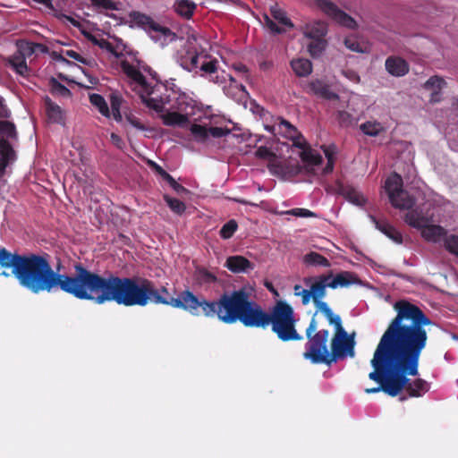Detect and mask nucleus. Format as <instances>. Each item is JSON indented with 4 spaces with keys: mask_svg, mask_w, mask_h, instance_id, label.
<instances>
[{
    "mask_svg": "<svg viewBox=\"0 0 458 458\" xmlns=\"http://www.w3.org/2000/svg\"><path fill=\"white\" fill-rule=\"evenodd\" d=\"M344 46L351 51L356 53H364L366 51L364 47L359 43V41L352 37H347L344 39Z\"/></svg>",
    "mask_w": 458,
    "mask_h": 458,
    "instance_id": "obj_45",
    "label": "nucleus"
},
{
    "mask_svg": "<svg viewBox=\"0 0 458 458\" xmlns=\"http://www.w3.org/2000/svg\"><path fill=\"white\" fill-rule=\"evenodd\" d=\"M145 103L148 107H149L157 112H161L164 107L163 104L155 98H148L147 100H145Z\"/></svg>",
    "mask_w": 458,
    "mask_h": 458,
    "instance_id": "obj_56",
    "label": "nucleus"
},
{
    "mask_svg": "<svg viewBox=\"0 0 458 458\" xmlns=\"http://www.w3.org/2000/svg\"><path fill=\"white\" fill-rule=\"evenodd\" d=\"M350 118L351 115L345 111H340L338 113V119L341 124H345Z\"/></svg>",
    "mask_w": 458,
    "mask_h": 458,
    "instance_id": "obj_64",
    "label": "nucleus"
},
{
    "mask_svg": "<svg viewBox=\"0 0 458 458\" xmlns=\"http://www.w3.org/2000/svg\"><path fill=\"white\" fill-rule=\"evenodd\" d=\"M445 248L452 254L458 257V235L451 234L445 237Z\"/></svg>",
    "mask_w": 458,
    "mask_h": 458,
    "instance_id": "obj_40",
    "label": "nucleus"
},
{
    "mask_svg": "<svg viewBox=\"0 0 458 458\" xmlns=\"http://www.w3.org/2000/svg\"><path fill=\"white\" fill-rule=\"evenodd\" d=\"M94 6L102 7L106 10H115V4L112 0H91Z\"/></svg>",
    "mask_w": 458,
    "mask_h": 458,
    "instance_id": "obj_52",
    "label": "nucleus"
},
{
    "mask_svg": "<svg viewBox=\"0 0 458 458\" xmlns=\"http://www.w3.org/2000/svg\"><path fill=\"white\" fill-rule=\"evenodd\" d=\"M100 305L114 301L125 307H144L149 302L182 309L193 316L216 317L225 324L240 321L246 327L267 328L271 325L273 333L282 342L301 341L302 336L296 329V319L293 307L278 301L270 313L251 301L244 288L224 293L217 300L208 301L198 298L190 290L181 292L176 298L170 296L165 286L159 289L148 279L121 277L109 274L105 278L102 293L98 296Z\"/></svg>",
    "mask_w": 458,
    "mask_h": 458,
    "instance_id": "obj_1",
    "label": "nucleus"
},
{
    "mask_svg": "<svg viewBox=\"0 0 458 458\" xmlns=\"http://www.w3.org/2000/svg\"><path fill=\"white\" fill-rule=\"evenodd\" d=\"M89 98L90 104L97 107L103 116L107 118L111 116L110 109L103 96L98 93H92L89 95Z\"/></svg>",
    "mask_w": 458,
    "mask_h": 458,
    "instance_id": "obj_29",
    "label": "nucleus"
},
{
    "mask_svg": "<svg viewBox=\"0 0 458 458\" xmlns=\"http://www.w3.org/2000/svg\"><path fill=\"white\" fill-rule=\"evenodd\" d=\"M225 267L234 274H240L252 270L254 268V264L243 256L235 255L230 256L226 259Z\"/></svg>",
    "mask_w": 458,
    "mask_h": 458,
    "instance_id": "obj_13",
    "label": "nucleus"
},
{
    "mask_svg": "<svg viewBox=\"0 0 458 458\" xmlns=\"http://www.w3.org/2000/svg\"><path fill=\"white\" fill-rule=\"evenodd\" d=\"M385 67L387 72L394 77L404 76L410 70L408 63L403 58L394 55L386 58Z\"/></svg>",
    "mask_w": 458,
    "mask_h": 458,
    "instance_id": "obj_12",
    "label": "nucleus"
},
{
    "mask_svg": "<svg viewBox=\"0 0 458 458\" xmlns=\"http://www.w3.org/2000/svg\"><path fill=\"white\" fill-rule=\"evenodd\" d=\"M266 129L268 131L272 132L273 134H276V131L279 133H284L285 136L288 138H293L295 134H298L296 127H294L293 124H291L288 121L284 119H281L277 124L272 126H266Z\"/></svg>",
    "mask_w": 458,
    "mask_h": 458,
    "instance_id": "obj_24",
    "label": "nucleus"
},
{
    "mask_svg": "<svg viewBox=\"0 0 458 458\" xmlns=\"http://www.w3.org/2000/svg\"><path fill=\"white\" fill-rule=\"evenodd\" d=\"M164 199L167 206L169 207V208L176 215L181 216L185 212L186 205L183 201L175 198H172L166 194L164 195Z\"/></svg>",
    "mask_w": 458,
    "mask_h": 458,
    "instance_id": "obj_34",
    "label": "nucleus"
},
{
    "mask_svg": "<svg viewBox=\"0 0 458 458\" xmlns=\"http://www.w3.org/2000/svg\"><path fill=\"white\" fill-rule=\"evenodd\" d=\"M360 131L370 137H376L385 131L384 126L377 121H368L360 125Z\"/></svg>",
    "mask_w": 458,
    "mask_h": 458,
    "instance_id": "obj_32",
    "label": "nucleus"
},
{
    "mask_svg": "<svg viewBox=\"0 0 458 458\" xmlns=\"http://www.w3.org/2000/svg\"><path fill=\"white\" fill-rule=\"evenodd\" d=\"M403 178L397 173L392 174L385 182L391 205L398 209H410L415 206L416 199L403 188Z\"/></svg>",
    "mask_w": 458,
    "mask_h": 458,
    "instance_id": "obj_8",
    "label": "nucleus"
},
{
    "mask_svg": "<svg viewBox=\"0 0 458 458\" xmlns=\"http://www.w3.org/2000/svg\"><path fill=\"white\" fill-rule=\"evenodd\" d=\"M197 5L191 0H177L174 3L175 12L185 19H191Z\"/></svg>",
    "mask_w": 458,
    "mask_h": 458,
    "instance_id": "obj_27",
    "label": "nucleus"
},
{
    "mask_svg": "<svg viewBox=\"0 0 458 458\" xmlns=\"http://www.w3.org/2000/svg\"><path fill=\"white\" fill-rule=\"evenodd\" d=\"M445 85L444 79L438 76H431L424 84V88L429 90L442 89Z\"/></svg>",
    "mask_w": 458,
    "mask_h": 458,
    "instance_id": "obj_41",
    "label": "nucleus"
},
{
    "mask_svg": "<svg viewBox=\"0 0 458 458\" xmlns=\"http://www.w3.org/2000/svg\"><path fill=\"white\" fill-rule=\"evenodd\" d=\"M110 105H111V114L113 118L116 122H121L123 120L122 114L120 112L121 106L123 103V98L120 94L116 92H112L109 96Z\"/></svg>",
    "mask_w": 458,
    "mask_h": 458,
    "instance_id": "obj_30",
    "label": "nucleus"
},
{
    "mask_svg": "<svg viewBox=\"0 0 458 458\" xmlns=\"http://www.w3.org/2000/svg\"><path fill=\"white\" fill-rule=\"evenodd\" d=\"M44 46L39 43L21 42L18 45V52L26 58L32 55L37 49H41Z\"/></svg>",
    "mask_w": 458,
    "mask_h": 458,
    "instance_id": "obj_36",
    "label": "nucleus"
},
{
    "mask_svg": "<svg viewBox=\"0 0 458 458\" xmlns=\"http://www.w3.org/2000/svg\"><path fill=\"white\" fill-rule=\"evenodd\" d=\"M441 100V89H436L432 91L429 98V102L437 103Z\"/></svg>",
    "mask_w": 458,
    "mask_h": 458,
    "instance_id": "obj_62",
    "label": "nucleus"
},
{
    "mask_svg": "<svg viewBox=\"0 0 458 458\" xmlns=\"http://www.w3.org/2000/svg\"><path fill=\"white\" fill-rule=\"evenodd\" d=\"M408 210L404 216L405 223L413 228L421 230L427 223V219L417 210L413 209V207Z\"/></svg>",
    "mask_w": 458,
    "mask_h": 458,
    "instance_id": "obj_28",
    "label": "nucleus"
},
{
    "mask_svg": "<svg viewBox=\"0 0 458 458\" xmlns=\"http://www.w3.org/2000/svg\"><path fill=\"white\" fill-rule=\"evenodd\" d=\"M321 148L328 160H335V147L334 145L332 146H321Z\"/></svg>",
    "mask_w": 458,
    "mask_h": 458,
    "instance_id": "obj_57",
    "label": "nucleus"
},
{
    "mask_svg": "<svg viewBox=\"0 0 458 458\" xmlns=\"http://www.w3.org/2000/svg\"><path fill=\"white\" fill-rule=\"evenodd\" d=\"M310 89L316 95L322 97L323 98L328 100L338 98V95L333 92L329 86L321 81H315L310 82Z\"/></svg>",
    "mask_w": 458,
    "mask_h": 458,
    "instance_id": "obj_21",
    "label": "nucleus"
},
{
    "mask_svg": "<svg viewBox=\"0 0 458 458\" xmlns=\"http://www.w3.org/2000/svg\"><path fill=\"white\" fill-rule=\"evenodd\" d=\"M270 14L274 20L278 21L280 24L284 25L288 28H293V23L287 17L286 13L281 9L277 4H275L270 7Z\"/></svg>",
    "mask_w": 458,
    "mask_h": 458,
    "instance_id": "obj_33",
    "label": "nucleus"
},
{
    "mask_svg": "<svg viewBox=\"0 0 458 458\" xmlns=\"http://www.w3.org/2000/svg\"><path fill=\"white\" fill-rule=\"evenodd\" d=\"M396 316L390 321L394 365L399 369L402 391L411 397H420L429 390V384L422 378L411 380L408 377L419 375L420 359L428 343L426 326L431 319L417 305L407 300H399L393 305Z\"/></svg>",
    "mask_w": 458,
    "mask_h": 458,
    "instance_id": "obj_3",
    "label": "nucleus"
},
{
    "mask_svg": "<svg viewBox=\"0 0 458 458\" xmlns=\"http://www.w3.org/2000/svg\"><path fill=\"white\" fill-rule=\"evenodd\" d=\"M45 106L47 117L52 123H62L64 122L62 108L48 97L45 99Z\"/></svg>",
    "mask_w": 458,
    "mask_h": 458,
    "instance_id": "obj_19",
    "label": "nucleus"
},
{
    "mask_svg": "<svg viewBox=\"0 0 458 458\" xmlns=\"http://www.w3.org/2000/svg\"><path fill=\"white\" fill-rule=\"evenodd\" d=\"M346 196L350 202L357 206L361 207L366 203V199L363 197V195L356 191L354 189L348 190L346 192Z\"/></svg>",
    "mask_w": 458,
    "mask_h": 458,
    "instance_id": "obj_42",
    "label": "nucleus"
},
{
    "mask_svg": "<svg viewBox=\"0 0 458 458\" xmlns=\"http://www.w3.org/2000/svg\"><path fill=\"white\" fill-rule=\"evenodd\" d=\"M266 129L268 131L272 132L273 134H276V131L279 133H284L285 136L288 138H293L295 134H298L296 127H294L293 124H291L288 121L284 119H281L277 124L272 126H266Z\"/></svg>",
    "mask_w": 458,
    "mask_h": 458,
    "instance_id": "obj_23",
    "label": "nucleus"
},
{
    "mask_svg": "<svg viewBox=\"0 0 458 458\" xmlns=\"http://www.w3.org/2000/svg\"><path fill=\"white\" fill-rule=\"evenodd\" d=\"M264 20L266 26L269 29V30L274 34H282L285 32V30L279 27L268 15H264Z\"/></svg>",
    "mask_w": 458,
    "mask_h": 458,
    "instance_id": "obj_46",
    "label": "nucleus"
},
{
    "mask_svg": "<svg viewBox=\"0 0 458 458\" xmlns=\"http://www.w3.org/2000/svg\"><path fill=\"white\" fill-rule=\"evenodd\" d=\"M421 236L428 242H439L443 237L446 236V230L441 225L426 223L421 229Z\"/></svg>",
    "mask_w": 458,
    "mask_h": 458,
    "instance_id": "obj_16",
    "label": "nucleus"
},
{
    "mask_svg": "<svg viewBox=\"0 0 458 458\" xmlns=\"http://www.w3.org/2000/svg\"><path fill=\"white\" fill-rule=\"evenodd\" d=\"M194 138L200 142H204L208 138V128L200 124H192L190 129Z\"/></svg>",
    "mask_w": 458,
    "mask_h": 458,
    "instance_id": "obj_39",
    "label": "nucleus"
},
{
    "mask_svg": "<svg viewBox=\"0 0 458 458\" xmlns=\"http://www.w3.org/2000/svg\"><path fill=\"white\" fill-rule=\"evenodd\" d=\"M370 219L375 224L376 228L390 238L393 242L399 244L403 242L402 233L387 221L378 220L373 216H370Z\"/></svg>",
    "mask_w": 458,
    "mask_h": 458,
    "instance_id": "obj_14",
    "label": "nucleus"
},
{
    "mask_svg": "<svg viewBox=\"0 0 458 458\" xmlns=\"http://www.w3.org/2000/svg\"><path fill=\"white\" fill-rule=\"evenodd\" d=\"M320 10L335 22L348 29L357 28L356 21L330 0H314Z\"/></svg>",
    "mask_w": 458,
    "mask_h": 458,
    "instance_id": "obj_9",
    "label": "nucleus"
},
{
    "mask_svg": "<svg viewBox=\"0 0 458 458\" xmlns=\"http://www.w3.org/2000/svg\"><path fill=\"white\" fill-rule=\"evenodd\" d=\"M291 139L293 140V146H295L298 148L302 149V151L304 149H307L308 148H310V146L308 145L304 137L302 135H301L299 132H298V134H295L293 136V138H291Z\"/></svg>",
    "mask_w": 458,
    "mask_h": 458,
    "instance_id": "obj_51",
    "label": "nucleus"
},
{
    "mask_svg": "<svg viewBox=\"0 0 458 458\" xmlns=\"http://www.w3.org/2000/svg\"><path fill=\"white\" fill-rule=\"evenodd\" d=\"M98 47L101 49H104V50L107 51L108 53L112 54L115 57H119L120 56V54H118L116 52L114 45L111 42H109L107 39L100 38L99 39Z\"/></svg>",
    "mask_w": 458,
    "mask_h": 458,
    "instance_id": "obj_49",
    "label": "nucleus"
},
{
    "mask_svg": "<svg viewBox=\"0 0 458 458\" xmlns=\"http://www.w3.org/2000/svg\"><path fill=\"white\" fill-rule=\"evenodd\" d=\"M327 319L335 328L330 341V352L328 351L327 365H331L332 362L345 359L347 356L354 357V337L350 335L343 327L341 317L335 314L327 318Z\"/></svg>",
    "mask_w": 458,
    "mask_h": 458,
    "instance_id": "obj_6",
    "label": "nucleus"
},
{
    "mask_svg": "<svg viewBox=\"0 0 458 458\" xmlns=\"http://www.w3.org/2000/svg\"><path fill=\"white\" fill-rule=\"evenodd\" d=\"M13 69L20 75L26 76L29 74V68L26 60L21 64H17Z\"/></svg>",
    "mask_w": 458,
    "mask_h": 458,
    "instance_id": "obj_58",
    "label": "nucleus"
},
{
    "mask_svg": "<svg viewBox=\"0 0 458 458\" xmlns=\"http://www.w3.org/2000/svg\"><path fill=\"white\" fill-rule=\"evenodd\" d=\"M291 67L299 77H305L311 73L312 64L305 58H299L291 61Z\"/></svg>",
    "mask_w": 458,
    "mask_h": 458,
    "instance_id": "obj_25",
    "label": "nucleus"
},
{
    "mask_svg": "<svg viewBox=\"0 0 458 458\" xmlns=\"http://www.w3.org/2000/svg\"><path fill=\"white\" fill-rule=\"evenodd\" d=\"M149 165L151 166V168L157 174H159L163 180H165L166 182H168L172 178L173 176L168 174L165 169H163L159 165H157L156 162L154 161H149Z\"/></svg>",
    "mask_w": 458,
    "mask_h": 458,
    "instance_id": "obj_47",
    "label": "nucleus"
},
{
    "mask_svg": "<svg viewBox=\"0 0 458 458\" xmlns=\"http://www.w3.org/2000/svg\"><path fill=\"white\" fill-rule=\"evenodd\" d=\"M255 156L260 159H268L275 157L274 153L265 146L258 148Z\"/></svg>",
    "mask_w": 458,
    "mask_h": 458,
    "instance_id": "obj_53",
    "label": "nucleus"
},
{
    "mask_svg": "<svg viewBox=\"0 0 458 458\" xmlns=\"http://www.w3.org/2000/svg\"><path fill=\"white\" fill-rule=\"evenodd\" d=\"M163 123L166 126H180L183 127L189 123V118L186 114L177 112H167L162 116Z\"/></svg>",
    "mask_w": 458,
    "mask_h": 458,
    "instance_id": "obj_22",
    "label": "nucleus"
},
{
    "mask_svg": "<svg viewBox=\"0 0 458 458\" xmlns=\"http://www.w3.org/2000/svg\"><path fill=\"white\" fill-rule=\"evenodd\" d=\"M303 33L310 39L324 38L327 33V25L323 21H314L304 26Z\"/></svg>",
    "mask_w": 458,
    "mask_h": 458,
    "instance_id": "obj_17",
    "label": "nucleus"
},
{
    "mask_svg": "<svg viewBox=\"0 0 458 458\" xmlns=\"http://www.w3.org/2000/svg\"><path fill=\"white\" fill-rule=\"evenodd\" d=\"M0 267L12 268L20 285L34 294L61 290L79 300L91 301L100 305L106 276L92 272L81 263L74 265V274L69 276L54 270L47 253L19 254L0 248Z\"/></svg>",
    "mask_w": 458,
    "mask_h": 458,
    "instance_id": "obj_2",
    "label": "nucleus"
},
{
    "mask_svg": "<svg viewBox=\"0 0 458 458\" xmlns=\"http://www.w3.org/2000/svg\"><path fill=\"white\" fill-rule=\"evenodd\" d=\"M358 282L359 279L354 273L343 271L338 273L331 281L329 280V288L348 287Z\"/></svg>",
    "mask_w": 458,
    "mask_h": 458,
    "instance_id": "obj_15",
    "label": "nucleus"
},
{
    "mask_svg": "<svg viewBox=\"0 0 458 458\" xmlns=\"http://www.w3.org/2000/svg\"><path fill=\"white\" fill-rule=\"evenodd\" d=\"M288 214L290 215H293V216H299V217H315L317 216V215L309 210V209H306V208H293L289 211H287Z\"/></svg>",
    "mask_w": 458,
    "mask_h": 458,
    "instance_id": "obj_48",
    "label": "nucleus"
},
{
    "mask_svg": "<svg viewBox=\"0 0 458 458\" xmlns=\"http://www.w3.org/2000/svg\"><path fill=\"white\" fill-rule=\"evenodd\" d=\"M207 59L208 55L199 53L195 47H188L182 50L179 55L180 65L188 72H197L199 59Z\"/></svg>",
    "mask_w": 458,
    "mask_h": 458,
    "instance_id": "obj_10",
    "label": "nucleus"
},
{
    "mask_svg": "<svg viewBox=\"0 0 458 458\" xmlns=\"http://www.w3.org/2000/svg\"><path fill=\"white\" fill-rule=\"evenodd\" d=\"M238 225L234 219H231L226 222L220 229L221 238L227 240L230 239L234 233L237 231Z\"/></svg>",
    "mask_w": 458,
    "mask_h": 458,
    "instance_id": "obj_38",
    "label": "nucleus"
},
{
    "mask_svg": "<svg viewBox=\"0 0 458 458\" xmlns=\"http://www.w3.org/2000/svg\"><path fill=\"white\" fill-rule=\"evenodd\" d=\"M317 314L318 312L313 314L305 330L307 343L305 344V351L302 356L313 364H327L329 331L327 329H318V322L316 318Z\"/></svg>",
    "mask_w": 458,
    "mask_h": 458,
    "instance_id": "obj_5",
    "label": "nucleus"
},
{
    "mask_svg": "<svg viewBox=\"0 0 458 458\" xmlns=\"http://www.w3.org/2000/svg\"><path fill=\"white\" fill-rule=\"evenodd\" d=\"M370 364L373 371L369 374V378L379 386L366 388L365 393L376 394L382 391L389 396H397L403 385L401 384L399 369L394 365L390 323L377 345Z\"/></svg>",
    "mask_w": 458,
    "mask_h": 458,
    "instance_id": "obj_4",
    "label": "nucleus"
},
{
    "mask_svg": "<svg viewBox=\"0 0 458 458\" xmlns=\"http://www.w3.org/2000/svg\"><path fill=\"white\" fill-rule=\"evenodd\" d=\"M130 18L135 24L143 28L144 30L160 32L164 36H167L171 32L168 28L159 25L158 23L155 22L151 17L140 12H131L130 13Z\"/></svg>",
    "mask_w": 458,
    "mask_h": 458,
    "instance_id": "obj_11",
    "label": "nucleus"
},
{
    "mask_svg": "<svg viewBox=\"0 0 458 458\" xmlns=\"http://www.w3.org/2000/svg\"><path fill=\"white\" fill-rule=\"evenodd\" d=\"M167 183L177 194H184L189 192V191L184 186L178 183L174 177Z\"/></svg>",
    "mask_w": 458,
    "mask_h": 458,
    "instance_id": "obj_54",
    "label": "nucleus"
},
{
    "mask_svg": "<svg viewBox=\"0 0 458 458\" xmlns=\"http://www.w3.org/2000/svg\"><path fill=\"white\" fill-rule=\"evenodd\" d=\"M201 277L207 283H214L216 281V276L207 269H203L200 272Z\"/></svg>",
    "mask_w": 458,
    "mask_h": 458,
    "instance_id": "obj_60",
    "label": "nucleus"
},
{
    "mask_svg": "<svg viewBox=\"0 0 458 458\" xmlns=\"http://www.w3.org/2000/svg\"><path fill=\"white\" fill-rule=\"evenodd\" d=\"M303 262L308 266L330 267V261L316 251H310L303 256Z\"/></svg>",
    "mask_w": 458,
    "mask_h": 458,
    "instance_id": "obj_26",
    "label": "nucleus"
},
{
    "mask_svg": "<svg viewBox=\"0 0 458 458\" xmlns=\"http://www.w3.org/2000/svg\"><path fill=\"white\" fill-rule=\"evenodd\" d=\"M110 140L117 148H123L124 141L118 134L112 132L110 135Z\"/></svg>",
    "mask_w": 458,
    "mask_h": 458,
    "instance_id": "obj_59",
    "label": "nucleus"
},
{
    "mask_svg": "<svg viewBox=\"0 0 458 458\" xmlns=\"http://www.w3.org/2000/svg\"><path fill=\"white\" fill-rule=\"evenodd\" d=\"M63 53L65 56L70 57L72 59H74L75 61L86 64V59L81 56L79 53L75 52L74 50H63Z\"/></svg>",
    "mask_w": 458,
    "mask_h": 458,
    "instance_id": "obj_55",
    "label": "nucleus"
},
{
    "mask_svg": "<svg viewBox=\"0 0 458 458\" xmlns=\"http://www.w3.org/2000/svg\"><path fill=\"white\" fill-rule=\"evenodd\" d=\"M332 277V272L321 275L310 284L308 291L303 292V305H308L312 300L317 311L323 313L326 318L335 315L328 304L322 301L327 295V288L329 287V280Z\"/></svg>",
    "mask_w": 458,
    "mask_h": 458,
    "instance_id": "obj_7",
    "label": "nucleus"
},
{
    "mask_svg": "<svg viewBox=\"0 0 458 458\" xmlns=\"http://www.w3.org/2000/svg\"><path fill=\"white\" fill-rule=\"evenodd\" d=\"M300 157L306 165H318L323 162L322 156L313 150L311 148H308L301 152Z\"/></svg>",
    "mask_w": 458,
    "mask_h": 458,
    "instance_id": "obj_31",
    "label": "nucleus"
},
{
    "mask_svg": "<svg viewBox=\"0 0 458 458\" xmlns=\"http://www.w3.org/2000/svg\"><path fill=\"white\" fill-rule=\"evenodd\" d=\"M25 60H26V58H24V56H22V55H21L18 52L17 54H15L13 56H11V58L9 59V64H10L11 67L13 68L17 64H21V63H22Z\"/></svg>",
    "mask_w": 458,
    "mask_h": 458,
    "instance_id": "obj_61",
    "label": "nucleus"
},
{
    "mask_svg": "<svg viewBox=\"0 0 458 458\" xmlns=\"http://www.w3.org/2000/svg\"><path fill=\"white\" fill-rule=\"evenodd\" d=\"M230 133V130L222 127H209L208 128V136H212L214 138H222Z\"/></svg>",
    "mask_w": 458,
    "mask_h": 458,
    "instance_id": "obj_50",
    "label": "nucleus"
},
{
    "mask_svg": "<svg viewBox=\"0 0 458 458\" xmlns=\"http://www.w3.org/2000/svg\"><path fill=\"white\" fill-rule=\"evenodd\" d=\"M15 152L6 140H0V174H3L10 161L13 160Z\"/></svg>",
    "mask_w": 458,
    "mask_h": 458,
    "instance_id": "obj_18",
    "label": "nucleus"
},
{
    "mask_svg": "<svg viewBox=\"0 0 458 458\" xmlns=\"http://www.w3.org/2000/svg\"><path fill=\"white\" fill-rule=\"evenodd\" d=\"M312 41L308 45L309 53L312 57L319 56L326 49L327 41L325 38L311 39Z\"/></svg>",
    "mask_w": 458,
    "mask_h": 458,
    "instance_id": "obj_37",
    "label": "nucleus"
},
{
    "mask_svg": "<svg viewBox=\"0 0 458 458\" xmlns=\"http://www.w3.org/2000/svg\"><path fill=\"white\" fill-rule=\"evenodd\" d=\"M122 71L126 74L127 77L134 81L140 85L146 84V78L134 65L131 64L128 61L123 60L121 62Z\"/></svg>",
    "mask_w": 458,
    "mask_h": 458,
    "instance_id": "obj_20",
    "label": "nucleus"
},
{
    "mask_svg": "<svg viewBox=\"0 0 458 458\" xmlns=\"http://www.w3.org/2000/svg\"><path fill=\"white\" fill-rule=\"evenodd\" d=\"M0 131L12 139L17 136L15 125L8 121L0 123Z\"/></svg>",
    "mask_w": 458,
    "mask_h": 458,
    "instance_id": "obj_44",
    "label": "nucleus"
},
{
    "mask_svg": "<svg viewBox=\"0 0 458 458\" xmlns=\"http://www.w3.org/2000/svg\"><path fill=\"white\" fill-rule=\"evenodd\" d=\"M52 55H53L54 59L56 60V61L63 62V63H65V64H71L64 57V55L63 51L61 53H57L56 51H53Z\"/></svg>",
    "mask_w": 458,
    "mask_h": 458,
    "instance_id": "obj_63",
    "label": "nucleus"
},
{
    "mask_svg": "<svg viewBox=\"0 0 458 458\" xmlns=\"http://www.w3.org/2000/svg\"><path fill=\"white\" fill-rule=\"evenodd\" d=\"M50 91L53 95H58L64 98H69L72 96L71 90L60 83L55 78H51L49 81Z\"/></svg>",
    "mask_w": 458,
    "mask_h": 458,
    "instance_id": "obj_35",
    "label": "nucleus"
},
{
    "mask_svg": "<svg viewBox=\"0 0 458 458\" xmlns=\"http://www.w3.org/2000/svg\"><path fill=\"white\" fill-rule=\"evenodd\" d=\"M217 64L218 62L216 59H212L209 61H206L205 59L200 64H199L198 69L205 73L212 74L217 71Z\"/></svg>",
    "mask_w": 458,
    "mask_h": 458,
    "instance_id": "obj_43",
    "label": "nucleus"
}]
</instances>
